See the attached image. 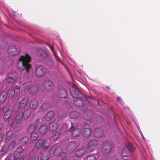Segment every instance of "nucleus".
I'll list each match as a JSON object with an SVG mask.
<instances>
[{"instance_id": "nucleus-40", "label": "nucleus", "mask_w": 160, "mask_h": 160, "mask_svg": "<svg viewBox=\"0 0 160 160\" xmlns=\"http://www.w3.org/2000/svg\"><path fill=\"white\" fill-rule=\"evenodd\" d=\"M86 160H97V158L94 154H92L87 156Z\"/></svg>"}, {"instance_id": "nucleus-46", "label": "nucleus", "mask_w": 160, "mask_h": 160, "mask_svg": "<svg viewBox=\"0 0 160 160\" xmlns=\"http://www.w3.org/2000/svg\"><path fill=\"white\" fill-rule=\"evenodd\" d=\"M91 118V116L90 115V113L88 114H85L84 116V119L86 120H89Z\"/></svg>"}, {"instance_id": "nucleus-20", "label": "nucleus", "mask_w": 160, "mask_h": 160, "mask_svg": "<svg viewBox=\"0 0 160 160\" xmlns=\"http://www.w3.org/2000/svg\"><path fill=\"white\" fill-rule=\"evenodd\" d=\"M15 91L13 88L11 87L8 90L7 96L9 98H12L14 96Z\"/></svg>"}, {"instance_id": "nucleus-26", "label": "nucleus", "mask_w": 160, "mask_h": 160, "mask_svg": "<svg viewBox=\"0 0 160 160\" xmlns=\"http://www.w3.org/2000/svg\"><path fill=\"white\" fill-rule=\"evenodd\" d=\"M43 143V139H39L35 143L34 145V148L37 149H40L41 147H42Z\"/></svg>"}, {"instance_id": "nucleus-29", "label": "nucleus", "mask_w": 160, "mask_h": 160, "mask_svg": "<svg viewBox=\"0 0 160 160\" xmlns=\"http://www.w3.org/2000/svg\"><path fill=\"white\" fill-rule=\"evenodd\" d=\"M48 127L47 126L42 125L39 128V131L41 134H44L47 131Z\"/></svg>"}, {"instance_id": "nucleus-21", "label": "nucleus", "mask_w": 160, "mask_h": 160, "mask_svg": "<svg viewBox=\"0 0 160 160\" xmlns=\"http://www.w3.org/2000/svg\"><path fill=\"white\" fill-rule=\"evenodd\" d=\"M38 126L36 124H32L28 128V131L30 133L36 131L38 128Z\"/></svg>"}, {"instance_id": "nucleus-43", "label": "nucleus", "mask_w": 160, "mask_h": 160, "mask_svg": "<svg viewBox=\"0 0 160 160\" xmlns=\"http://www.w3.org/2000/svg\"><path fill=\"white\" fill-rule=\"evenodd\" d=\"M23 149L21 147L18 148L15 151V153H17V154L19 155L23 151Z\"/></svg>"}, {"instance_id": "nucleus-53", "label": "nucleus", "mask_w": 160, "mask_h": 160, "mask_svg": "<svg viewBox=\"0 0 160 160\" xmlns=\"http://www.w3.org/2000/svg\"><path fill=\"white\" fill-rule=\"evenodd\" d=\"M120 98H119V97H118V99H117V100L118 102H119L120 101Z\"/></svg>"}, {"instance_id": "nucleus-30", "label": "nucleus", "mask_w": 160, "mask_h": 160, "mask_svg": "<svg viewBox=\"0 0 160 160\" xmlns=\"http://www.w3.org/2000/svg\"><path fill=\"white\" fill-rule=\"evenodd\" d=\"M51 106L50 103L48 102L43 103L41 107V109L43 111H45L50 108Z\"/></svg>"}, {"instance_id": "nucleus-16", "label": "nucleus", "mask_w": 160, "mask_h": 160, "mask_svg": "<svg viewBox=\"0 0 160 160\" xmlns=\"http://www.w3.org/2000/svg\"><path fill=\"white\" fill-rule=\"evenodd\" d=\"M111 149V144L110 142H104L102 146V150L105 152H109Z\"/></svg>"}, {"instance_id": "nucleus-24", "label": "nucleus", "mask_w": 160, "mask_h": 160, "mask_svg": "<svg viewBox=\"0 0 160 160\" xmlns=\"http://www.w3.org/2000/svg\"><path fill=\"white\" fill-rule=\"evenodd\" d=\"M73 102L75 105L78 107L82 106L83 104V102L81 99L77 98L73 100Z\"/></svg>"}, {"instance_id": "nucleus-42", "label": "nucleus", "mask_w": 160, "mask_h": 160, "mask_svg": "<svg viewBox=\"0 0 160 160\" xmlns=\"http://www.w3.org/2000/svg\"><path fill=\"white\" fill-rule=\"evenodd\" d=\"M126 148H127L128 150V151L130 152H133L134 148L132 144L129 143L127 146V147Z\"/></svg>"}, {"instance_id": "nucleus-52", "label": "nucleus", "mask_w": 160, "mask_h": 160, "mask_svg": "<svg viewBox=\"0 0 160 160\" xmlns=\"http://www.w3.org/2000/svg\"><path fill=\"white\" fill-rule=\"evenodd\" d=\"M11 158L10 156H8L7 158L6 159V160H10L11 159Z\"/></svg>"}, {"instance_id": "nucleus-48", "label": "nucleus", "mask_w": 160, "mask_h": 160, "mask_svg": "<svg viewBox=\"0 0 160 160\" xmlns=\"http://www.w3.org/2000/svg\"><path fill=\"white\" fill-rule=\"evenodd\" d=\"M15 88L17 90H19L20 89V87L18 85H16L15 86Z\"/></svg>"}, {"instance_id": "nucleus-12", "label": "nucleus", "mask_w": 160, "mask_h": 160, "mask_svg": "<svg viewBox=\"0 0 160 160\" xmlns=\"http://www.w3.org/2000/svg\"><path fill=\"white\" fill-rule=\"evenodd\" d=\"M8 51V54L12 56H16L18 53L17 48L14 46L9 47Z\"/></svg>"}, {"instance_id": "nucleus-38", "label": "nucleus", "mask_w": 160, "mask_h": 160, "mask_svg": "<svg viewBox=\"0 0 160 160\" xmlns=\"http://www.w3.org/2000/svg\"><path fill=\"white\" fill-rule=\"evenodd\" d=\"M61 133L60 132H56L53 133L52 136L53 140L54 141L57 140L58 138Z\"/></svg>"}, {"instance_id": "nucleus-44", "label": "nucleus", "mask_w": 160, "mask_h": 160, "mask_svg": "<svg viewBox=\"0 0 160 160\" xmlns=\"http://www.w3.org/2000/svg\"><path fill=\"white\" fill-rule=\"evenodd\" d=\"M8 123L11 127H12L14 124V120L12 118H10L8 119Z\"/></svg>"}, {"instance_id": "nucleus-11", "label": "nucleus", "mask_w": 160, "mask_h": 160, "mask_svg": "<svg viewBox=\"0 0 160 160\" xmlns=\"http://www.w3.org/2000/svg\"><path fill=\"white\" fill-rule=\"evenodd\" d=\"M29 102L28 98L27 97H24L20 101L19 107L22 108H25L27 106Z\"/></svg>"}, {"instance_id": "nucleus-41", "label": "nucleus", "mask_w": 160, "mask_h": 160, "mask_svg": "<svg viewBox=\"0 0 160 160\" xmlns=\"http://www.w3.org/2000/svg\"><path fill=\"white\" fill-rule=\"evenodd\" d=\"M26 157L25 155H23L22 156H18L17 157L15 155L14 156V160H23L24 159L26 158Z\"/></svg>"}, {"instance_id": "nucleus-17", "label": "nucleus", "mask_w": 160, "mask_h": 160, "mask_svg": "<svg viewBox=\"0 0 160 160\" xmlns=\"http://www.w3.org/2000/svg\"><path fill=\"white\" fill-rule=\"evenodd\" d=\"M54 114L53 112L50 111L48 112L44 117V119L46 121L49 122L51 121L54 118Z\"/></svg>"}, {"instance_id": "nucleus-4", "label": "nucleus", "mask_w": 160, "mask_h": 160, "mask_svg": "<svg viewBox=\"0 0 160 160\" xmlns=\"http://www.w3.org/2000/svg\"><path fill=\"white\" fill-rule=\"evenodd\" d=\"M50 152L53 151V155L56 156H58L60 155L61 156L62 153L65 152L62 151V148L60 147H57L55 145L52 146L49 149Z\"/></svg>"}, {"instance_id": "nucleus-15", "label": "nucleus", "mask_w": 160, "mask_h": 160, "mask_svg": "<svg viewBox=\"0 0 160 160\" xmlns=\"http://www.w3.org/2000/svg\"><path fill=\"white\" fill-rule=\"evenodd\" d=\"M58 95L61 98H66L68 96L66 91L64 88H60L58 90Z\"/></svg>"}, {"instance_id": "nucleus-54", "label": "nucleus", "mask_w": 160, "mask_h": 160, "mask_svg": "<svg viewBox=\"0 0 160 160\" xmlns=\"http://www.w3.org/2000/svg\"><path fill=\"white\" fill-rule=\"evenodd\" d=\"M107 88L109 90L110 89V88H109L107 86Z\"/></svg>"}, {"instance_id": "nucleus-56", "label": "nucleus", "mask_w": 160, "mask_h": 160, "mask_svg": "<svg viewBox=\"0 0 160 160\" xmlns=\"http://www.w3.org/2000/svg\"><path fill=\"white\" fill-rule=\"evenodd\" d=\"M142 138L143 139V135H142Z\"/></svg>"}, {"instance_id": "nucleus-14", "label": "nucleus", "mask_w": 160, "mask_h": 160, "mask_svg": "<svg viewBox=\"0 0 160 160\" xmlns=\"http://www.w3.org/2000/svg\"><path fill=\"white\" fill-rule=\"evenodd\" d=\"M87 152V148H83L77 150L75 152V155L77 157H82L84 156Z\"/></svg>"}, {"instance_id": "nucleus-36", "label": "nucleus", "mask_w": 160, "mask_h": 160, "mask_svg": "<svg viewBox=\"0 0 160 160\" xmlns=\"http://www.w3.org/2000/svg\"><path fill=\"white\" fill-rule=\"evenodd\" d=\"M17 78V77L16 78H14L12 76H8V77L6 79V82L7 83L10 84L12 83Z\"/></svg>"}, {"instance_id": "nucleus-28", "label": "nucleus", "mask_w": 160, "mask_h": 160, "mask_svg": "<svg viewBox=\"0 0 160 160\" xmlns=\"http://www.w3.org/2000/svg\"><path fill=\"white\" fill-rule=\"evenodd\" d=\"M13 132L11 130L8 131L6 133L5 136V139L8 142L10 141L13 135Z\"/></svg>"}, {"instance_id": "nucleus-22", "label": "nucleus", "mask_w": 160, "mask_h": 160, "mask_svg": "<svg viewBox=\"0 0 160 160\" xmlns=\"http://www.w3.org/2000/svg\"><path fill=\"white\" fill-rule=\"evenodd\" d=\"M12 112V110L10 109H8L6 111L3 117L5 121H7L10 118Z\"/></svg>"}, {"instance_id": "nucleus-27", "label": "nucleus", "mask_w": 160, "mask_h": 160, "mask_svg": "<svg viewBox=\"0 0 160 160\" xmlns=\"http://www.w3.org/2000/svg\"><path fill=\"white\" fill-rule=\"evenodd\" d=\"M103 132L99 129H95L94 133V136L96 138H100L102 136Z\"/></svg>"}, {"instance_id": "nucleus-49", "label": "nucleus", "mask_w": 160, "mask_h": 160, "mask_svg": "<svg viewBox=\"0 0 160 160\" xmlns=\"http://www.w3.org/2000/svg\"><path fill=\"white\" fill-rule=\"evenodd\" d=\"M11 144L12 146H14L15 145L16 142L14 141H12L11 142Z\"/></svg>"}, {"instance_id": "nucleus-47", "label": "nucleus", "mask_w": 160, "mask_h": 160, "mask_svg": "<svg viewBox=\"0 0 160 160\" xmlns=\"http://www.w3.org/2000/svg\"><path fill=\"white\" fill-rule=\"evenodd\" d=\"M39 156L38 155H36L32 158L31 160H39Z\"/></svg>"}, {"instance_id": "nucleus-18", "label": "nucleus", "mask_w": 160, "mask_h": 160, "mask_svg": "<svg viewBox=\"0 0 160 160\" xmlns=\"http://www.w3.org/2000/svg\"><path fill=\"white\" fill-rule=\"evenodd\" d=\"M29 106L30 108L32 109L36 108L38 106L37 100L35 99H32L30 102Z\"/></svg>"}, {"instance_id": "nucleus-37", "label": "nucleus", "mask_w": 160, "mask_h": 160, "mask_svg": "<svg viewBox=\"0 0 160 160\" xmlns=\"http://www.w3.org/2000/svg\"><path fill=\"white\" fill-rule=\"evenodd\" d=\"M130 152L127 148H124L122 151V155L123 157H128L130 155Z\"/></svg>"}, {"instance_id": "nucleus-8", "label": "nucleus", "mask_w": 160, "mask_h": 160, "mask_svg": "<svg viewBox=\"0 0 160 160\" xmlns=\"http://www.w3.org/2000/svg\"><path fill=\"white\" fill-rule=\"evenodd\" d=\"M41 56L43 58L46 59V62L47 64L50 65L52 64L53 60L50 58L48 57V54L45 51H41Z\"/></svg>"}, {"instance_id": "nucleus-50", "label": "nucleus", "mask_w": 160, "mask_h": 160, "mask_svg": "<svg viewBox=\"0 0 160 160\" xmlns=\"http://www.w3.org/2000/svg\"><path fill=\"white\" fill-rule=\"evenodd\" d=\"M3 136L2 135L0 134V142L2 140Z\"/></svg>"}, {"instance_id": "nucleus-13", "label": "nucleus", "mask_w": 160, "mask_h": 160, "mask_svg": "<svg viewBox=\"0 0 160 160\" xmlns=\"http://www.w3.org/2000/svg\"><path fill=\"white\" fill-rule=\"evenodd\" d=\"M76 144L74 142H70L66 146V150L69 152L74 151L76 148Z\"/></svg>"}, {"instance_id": "nucleus-57", "label": "nucleus", "mask_w": 160, "mask_h": 160, "mask_svg": "<svg viewBox=\"0 0 160 160\" xmlns=\"http://www.w3.org/2000/svg\"><path fill=\"white\" fill-rule=\"evenodd\" d=\"M142 138L143 139V135H142Z\"/></svg>"}, {"instance_id": "nucleus-33", "label": "nucleus", "mask_w": 160, "mask_h": 160, "mask_svg": "<svg viewBox=\"0 0 160 160\" xmlns=\"http://www.w3.org/2000/svg\"><path fill=\"white\" fill-rule=\"evenodd\" d=\"M39 134L36 132H33L31 134L30 140L32 141H36L39 137Z\"/></svg>"}, {"instance_id": "nucleus-9", "label": "nucleus", "mask_w": 160, "mask_h": 160, "mask_svg": "<svg viewBox=\"0 0 160 160\" xmlns=\"http://www.w3.org/2000/svg\"><path fill=\"white\" fill-rule=\"evenodd\" d=\"M98 143L95 140H92L89 142L88 144V148L92 152L97 148Z\"/></svg>"}, {"instance_id": "nucleus-31", "label": "nucleus", "mask_w": 160, "mask_h": 160, "mask_svg": "<svg viewBox=\"0 0 160 160\" xmlns=\"http://www.w3.org/2000/svg\"><path fill=\"white\" fill-rule=\"evenodd\" d=\"M7 98L6 93L5 92H2L0 94V102H4L6 100Z\"/></svg>"}, {"instance_id": "nucleus-35", "label": "nucleus", "mask_w": 160, "mask_h": 160, "mask_svg": "<svg viewBox=\"0 0 160 160\" xmlns=\"http://www.w3.org/2000/svg\"><path fill=\"white\" fill-rule=\"evenodd\" d=\"M78 115V113L75 111L71 112L69 114L70 118L73 119L75 120L77 119Z\"/></svg>"}, {"instance_id": "nucleus-3", "label": "nucleus", "mask_w": 160, "mask_h": 160, "mask_svg": "<svg viewBox=\"0 0 160 160\" xmlns=\"http://www.w3.org/2000/svg\"><path fill=\"white\" fill-rule=\"evenodd\" d=\"M68 131L72 132V136L74 137L79 136L81 132V129L76 125L75 123L71 122V126L69 129Z\"/></svg>"}, {"instance_id": "nucleus-2", "label": "nucleus", "mask_w": 160, "mask_h": 160, "mask_svg": "<svg viewBox=\"0 0 160 160\" xmlns=\"http://www.w3.org/2000/svg\"><path fill=\"white\" fill-rule=\"evenodd\" d=\"M46 69L41 65L36 66L35 68V75L37 78H41L45 75Z\"/></svg>"}, {"instance_id": "nucleus-23", "label": "nucleus", "mask_w": 160, "mask_h": 160, "mask_svg": "<svg viewBox=\"0 0 160 160\" xmlns=\"http://www.w3.org/2000/svg\"><path fill=\"white\" fill-rule=\"evenodd\" d=\"M32 111L28 109H26L24 111L23 114V118L25 119H28L31 116Z\"/></svg>"}, {"instance_id": "nucleus-10", "label": "nucleus", "mask_w": 160, "mask_h": 160, "mask_svg": "<svg viewBox=\"0 0 160 160\" xmlns=\"http://www.w3.org/2000/svg\"><path fill=\"white\" fill-rule=\"evenodd\" d=\"M51 145V141L49 138H47L44 140L43 139V143L42 148L43 150H47Z\"/></svg>"}, {"instance_id": "nucleus-51", "label": "nucleus", "mask_w": 160, "mask_h": 160, "mask_svg": "<svg viewBox=\"0 0 160 160\" xmlns=\"http://www.w3.org/2000/svg\"><path fill=\"white\" fill-rule=\"evenodd\" d=\"M50 48L51 50L52 51V52H53V47L50 45H49Z\"/></svg>"}, {"instance_id": "nucleus-6", "label": "nucleus", "mask_w": 160, "mask_h": 160, "mask_svg": "<svg viewBox=\"0 0 160 160\" xmlns=\"http://www.w3.org/2000/svg\"><path fill=\"white\" fill-rule=\"evenodd\" d=\"M23 112H19L16 117L15 121L16 122V124L15 127H17L18 128V130L21 128V126L20 125H19V123L20 121L22 120L23 117Z\"/></svg>"}, {"instance_id": "nucleus-55", "label": "nucleus", "mask_w": 160, "mask_h": 160, "mask_svg": "<svg viewBox=\"0 0 160 160\" xmlns=\"http://www.w3.org/2000/svg\"><path fill=\"white\" fill-rule=\"evenodd\" d=\"M142 138L143 139V135H142Z\"/></svg>"}, {"instance_id": "nucleus-25", "label": "nucleus", "mask_w": 160, "mask_h": 160, "mask_svg": "<svg viewBox=\"0 0 160 160\" xmlns=\"http://www.w3.org/2000/svg\"><path fill=\"white\" fill-rule=\"evenodd\" d=\"M29 139L27 137H25L19 140V143L20 145L24 146L26 145Z\"/></svg>"}, {"instance_id": "nucleus-19", "label": "nucleus", "mask_w": 160, "mask_h": 160, "mask_svg": "<svg viewBox=\"0 0 160 160\" xmlns=\"http://www.w3.org/2000/svg\"><path fill=\"white\" fill-rule=\"evenodd\" d=\"M58 124L54 122H52L49 126V130L51 132H54L58 128Z\"/></svg>"}, {"instance_id": "nucleus-32", "label": "nucleus", "mask_w": 160, "mask_h": 160, "mask_svg": "<svg viewBox=\"0 0 160 160\" xmlns=\"http://www.w3.org/2000/svg\"><path fill=\"white\" fill-rule=\"evenodd\" d=\"M50 156V155L48 152H44L41 155V160H48Z\"/></svg>"}, {"instance_id": "nucleus-5", "label": "nucleus", "mask_w": 160, "mask_h": 160, "mask_svg": "<svg viewBox=\"0 0 160 160\" xmlns=\"http://www.w3.org/2000/svg\"><path fill=\"white\" fill-rule=\"evenodd\" d=\"M43 88L47 91L50 92L54 88L53 84L49 80L46 81L43 83Z\"/></svg>"}, {"instance_id": "nucleus-1", "label": "nucleus", "mask_w": 160, "mask_h": 160, "mask_svg": "<svg viewBox=\"0 0 160 160\" xmlns=\"http://www.w3.org/2000/svg\"><path fill=\"white\" fill-rule=\"evenodd\" d=\"M31 58L28 53L25 55L20 56L17 62L18 68L21 71L26 70V72L28 73L31 69L32 66L30 64Z\"/></svg>"}, {"instance_id": "nucleus-7", "label": "nucleus", "mask_w": 160, "mask_h": 160, "mask_svg": "<svg viewBox=\"0 0 160 160\" xmlns=\"http://www.w3.org/2000/svg\"><path fill=\"white\" fill-rule=\"evenodd\" d=\"M92 130L91 127L89 126L84 125L82 130V134L84 137H87L92 133Z\"/></svg>"}, {"instance_id": "nucleus-39", "label": "nucleus", "mask_w": 160, "mask_h": 160, "mask_svg": "<svg viewBox=\"0 0 160 160\" xmlns=\"http://www.w3.org/2000/svg\"><path fill=\"white\" fill-rule=\"evenodd\" d=\"M75 93L76 96L80 98H84L85 97L84 95L80 91L75 90Z\"/></svg>"}, {"instance_id": "nucleus-45", "label": "nucleus", "mask_w": 160, "mask_h": 160, "mask_svg": "<svg viewBox=\"0 0 160 160\" xmlns=\"http://www.w3.org/2000/svg\"><path fill=\"white\" fill-rule=\"evenodd\" d=\"M24 90L26 92H28L29 89V85L28 84H24L23 85Z\"/></svg>"}, {"instance_id": "nucleus-34", "label": "nucleus", "mask_w": 160, "mask_h": 160, "mask_svg": "<svg viewBox=\"0 0 160 160\" xmlns=\"http://www.w3.org/2000/svg\"><path fill=\"white\" fill-rule=\"evenodd\" d=\"M8 148V147L7 145H4L2 148L1 149L0 151V155L2 156L6 152Z\"/></svg>"}]
</instances>
